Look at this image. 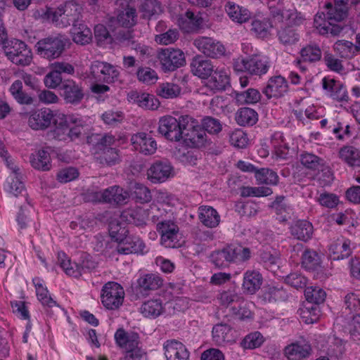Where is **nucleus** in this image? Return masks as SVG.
<instances>
[{"label":"nucleus","instance_id":"f257e3e1","mask_svg":"<svg viewBox=\"0 0 360 360\" xmlns=\"http://www.w3.org/2000/svg\"><path fill=\"white\" fill-rule=\"evenodd\" d=\"M335 6L331 3L325 5L326 12H318L314 19V27L321 35L330 34L338 36L343 30L339 24L347 16V5L349 0H334Z\"/></svg>","mask_w":360,"mask_h":360},{"label":"nucleus","instance_id":"f03ea898","mask_svg":"<svg viewBox=\"0 0 360 360\" xmlns=\"http://www.w3.org/2000/svg\"><path fill=\"white\" fill-rule=\"evenodd\" d=\"M83 8L75 0L65 1L56 8H47L40 14L44 20H46L56 27L64 28L77 25L83 20Z\"/></svg>","mask_w":360,"mask_h":360},{"label":"nucleus","instance_id":"7ed1b4c3","mask_svg":"<svg viewBox=\"0 0 360 360\" xmlns=\"http://www.w3.org/2000/svg\"><path fill=\"white\" fill-rule=\"evenodd\" d=\"M188 115H181L176 118L172 115H165L160 118L158 132L167 140L179 142L182 139L183 131L185 128Z\"/></svg>","mask_w":360,"mask_h":360},{"label":"nucleus","instance_id":"20e7f679","mask_svg":"<svg viewBox=\"0 0 360 360\" xmlns=\"http://www.w3.org/2000/svg\"><path fill=\"white\" fill-rule=\"evenodd\" d=\"M68 42V39L65 35L57 34L39 40L35 46L41 57L51 60L62 55Z\"/></svg>","mask_w":360,"mask_h":360},{"label":"nucleus","instance_id":"39448f33","mask_svg":"<svg viewBox=\"0 0 360 360\" xmlns=\"http://www.w3.org/2000/svg\"><path fill=\"white\" fill-rule=\"evenodd\" d=\"M186 123L182 134L181 141L184 143L192 148L205 147L208 140L207 136L198 120L188 115Z\"/></svg>","mask_w":360,"mask_h":360},{"label":"nucleus","instance_id":"423d86ee","mask_svg":"<svg viewBox=\"0 0 360 360\" xmlns=\"http://www.w3.org/2000/svg\"><path fill=\"white\" fill-rule=\"evenodd\" d=\"M120 71L117 67L107 62L96 60L89 68V78L94 82L114 83L118 79Z\"/></svg>","mask_w":360,"mask_h":360},{"label":"nucleus","instance_id":"0eeeda50","mask_svg":"<svg viewBox=\"0 0 360 360\" xmlns=\"http://www.w3.org/2000/svg\"><path fill=\"white\" fill-rule=\"evenodd\" d=\"M271 63L266 56L255 55L246 59L237 60L234 63V69L238 72H248L251 75L262 76L265 75Z\"/></svg>","mask_w":360,"mask_h":360},{"label":"nucleus","instance_id":"6e6552de","mask_svg":"<svg viewBox=\"0 0 360 360\" xmlns=\"http://www.w3.org/2000/svg\"><path fill=\"white\" fill-rule=\"evenodd\" d=\"M122 286L116 282H108L101 290V302L108 309L115 310L122 305L124 299Z\"/></svg>","mask_w":360,"mask_h":360},{"label":"nucleus","instance_id":"1a4fd4ad","mask_svg":"<svg viewBox=\"0 0 360 360\" xmlns=\"http://www.w3.org/2000/svg\"><path fill=\"white\" fill-rule=\"evenodd\" d=\"M4 52L12 63L19 65H28L32 61V54L27 44L20 40H11L4 46Z\"/></svg>","mask_w":360,"mask_h":360},{"label":"nucleus","instance_id":"9d476101","mask_svg":"<svg viewBox=\"0 0 360 360\" xmlns=\"http://www.w3.org/2000/svg\"><path fill=\"white\" fill-rule=\"evenodd\" d=\"M161 68L164 72H173L186 64L184 53L180 49H164L158 53Z\"/></svg>","mask_w":360,"mask_h":360},{"label":"nucleus","instance_id":"9b49d317","mask_svg":"<svg viewBox=\"0 0 360 360\" xmlns=\"http://www.w3.org/2000/svg\"><path fill=\"white\" fill-rule=\"evenodd\" d=\"M60 90L61 97L68 104L77 105L84 97L83 86L73 79L64 80Z\"/></svg>","mask_w":360,"mask_h":360},{"label":"nucleus","instance_id":"f8f14e48","mask_svg":"<svg viewBox=\"0 0 360 360\" xmlns=\"http://www.w3.org/2000/svg\"><path fill=\"white\" fill-rule=\"evenodd\" d=\"M163 285V279L156 274H146L141 276L136 281L135 290L136 295L146 297L160 288Z\"/></svg>","mask_w":360,"mask_h":360},{"label":"nucleus","instance_id":"ddd939ff","mask_svg":"<svg viewBox=\"0 0 360 360\" xmlns=\"http://www.w3.org/2000/svg\"><path fill=\"white\" fill-rule=\"evenodd\" d=\"M193 45L199 51L213 58H219L225 53L224 45L211 37H199L193 41Z\"/></svg>","mask_w":360,"mask_h":360},{"label":"nucleus","instance_id":"4468645a","mask_svg":"<svg viewBox=\"0 0 360 360\" xmlns=\"http://www.w3.org/2000/svg\"><path fill=\"white\" fill-rule=\"evenodd\" d=\"M147 175L152 183H162L174 176V168L168 160H158L150 167Z\"/></svg>","mask_w":360,"mask_h":360},{"label":"nucleus","instance_id":"2eb2a0df","mask_svg":"<svg viewBox=\"0 0 360 360\" xmlns=\"http://www.w3.org/2000/svg\"><path fill=\"white\" fill-rule=\"evenodd\" d=\"M157 230L161 235V243L166 248H176L178 245L179 229L171 220H165L157 224Z\"/></svg>","mask_w":360,"mask_h":360},{"label":"nucleus","instance_id":"dca6fc26","mask_svg":"<svg viewBox=\"0 0 360 360\" xmlns=\"http://www.w3.org/2000/svg\"><path fill=\"white\" fill-rule=\"evenodd\" d=\"M53 117L54 113L51 109H37L30 112L28 125L34 130H44L50 127Z\"/></svg>","mask_w":360,"mask_h":360},{"label":"nucleus","instance_id":"f3484780","mask_svg":"<svg viewBox=\"0 0 360 360\" xmlns=\"http://www.w3.org/2000/svg\"><path fill=\"white\" fill-rule=\"evenodd\" d=\"M130 141L134 149L143 155H153L157 150L155 140L150 135L145 132H139L133 134Z\"/></svg>","mask_w":360,"mask_h":360},{"label":"nucleus","instance_id":"a211bd4d","mask_svg":"<svg viewBox=\"0 0 360 360\" xmlns=\"http://www.w3.org/2000/svg\"><path fill=\"white\" fill-rule=\"evenodd\" d=\"M288 91V84L285 77L278 75L269 79L266 86L263 89L262 93L267 97L281 98Z\"/></svg>","mask_w":360,"mask_h":360},{"label":"nucleus","instance_id":"6ab92c4d","mask_svg":"<svg viewBox=\"0 0 360 360\" xmlns=\"http://www.w3.org/2000/svg\"><path fill=\"white\" fill-rule=\"evenodd\" d=\"M322 87L330 97L337 101H347L349 99L346 87L338 80L325 77L322 79Z\"/></svg>","mask_w":360,"mask_h":360},{"label":"nucleus","instance_id":"aec40b11","mask_svg":"<svg viewBox=\"0 0 360 360\" xmlns=\"http://www.w3.org/2000/svg\"><path fill=\"white\" fill-rule=\"evenodd\" d=\"M163 349L167 360H188L189 352L186 346L179 340L172 339L163 344Z\"/></svg>","mask_w":360,"mask_h":360},{"label":"nucleus","instance_id":"412c9836","mask_svg":"<svg viewBox=\"0 0 360 360\" xmlns=\"http://www.w3.org/2000/svg\"><path fill=\"white\" fill-rule=\"evenodd\" d=\"M5 190L12 196L19 198L22 201L29 204L28 195L25 185L20 179V173L14 169V174L10 175L5 184Z\"/></svg>","mask_w":360,"mask_h":360},{"label":"nucleus","instance_id":"4be33fe9","mask_svg":"<svg viewBox=\"0 0 360 360\" xmlns=\"http://www.w3.org/2000/svg\"><path fill=\"white\" fill-rule=\"evenodd\" d=\"M120 254L129 255L132 253L144 254L148 252L144 242L136 236H127L117 247Z\"/></svg>","mask_w":360,"mask_h":360},{"label":"nucleus","instance_id":"5701e85b","mask_svg":"<svg viewBox=\"0 0 360 360\" xmlns=\"http://www.w3.org/2000/svg\"><path fill=\"white\" fill-rule=\"evenodd\" d=\"M101 197L105 202L113 205H121L127 203L129 194L122 187L113 186L105 189Z\"/></svg>","mask_w":360,"mask_h":360},{"label":"nucleus","instance_id":"b1692460","mask_svg":"<svg viewBox=\"0 0 360 360\" xmlns=\"http://www.w3.org/2000/svg\"><path fill=\"white\" fill-rule=\"evenodd\" d=\"M207 86L216 91H224L230 84L227 71L224 68H217L207 78Z\"/></svg>","mask_w":360,"mask_h":360},{"label":"nucleus","instance_id":"393cba45","mask_svg":"<svg viewBox=\"0 0 360 360\" xmlns=\"http://www.w3.org/2000/svg\"><path fill=\"white\" fill-rule=\"evenodd\" d=\"M284 353L288 360H302L309 356L311 347L308 342H297L286 346Z\"/></svg>","mask_w":360,"mask_h":360},{"label":"nucleus","instance_id":"a878e982","mask_svg":"<svg viewBox=\"0 0 360 360\" xmlns=\"http://www.w3.org/2000/svg\"><path fill=\"white\" fill-rule=\"evenodd\" d=\"M212 340L218 346H224L234 341L232 328L227 323L215 324L212 330Z\"/></svg>","mask_w":360,"mask_h":360},{"label":"nucleus","instance_id":"bb28decb","mask_svg":"<svg viewBox=\"0 0 360 360\" xmlns=\"http://www.w3.org/2000/svg\"><path fill=\"white\" fill-rule=\"evenodd\" d=\"M115 339L117 344L124 348L126 352L141 349L139 347V337L136 333H127L124 329L120 328L115 333Z\"/></svg>","mask_w":360,"mask_h":360},{"label":"nucleus","instance_id":"cd10ccee","mask_svg":"<svg viewBox=\"0 0 360 360\" xmlns=\"http://www.w3.org/2000/svg\"><path fill=\"white\" fill-rule=\"evenodd\" d=\"M290 231L295 238L306 242L311 238L314 228L307 220H297L290 226Z\"/></svg>","mask_w":360,"mask_h":360},{"label":"nucleus","instance_id":"c85d7f7f","mask_svg":"<svg viewBox=\"0 0 360 360\" xmlns=\"http://www.w3.org/2000/svg\"><path fill=\"white\" fill-rule=\"evenodd\" d=\"M262 280L259 271L248 270L243 275L242 288L245 292L253 295L261 288Z\"/></svg>","mask_w":360,"mask_h":360},{"label":"nucleus","instance_id":"c756f323","mask_svg":"<svg viewBox=\"0 0 360 360\" xmlns=\"http://www.w3.org/2000/svg\"><path fill=\"white\" fill-rule=\"evenodd\" d=\"M198 214L200 221L207 228H215L219 224L220 216L217 211L211 206H200Z\"/></svg>","mask_w":360,"mask_h":360},{"label":"nucleus","instance_id":"7c9ffc66","mask_svg":"<svg viewBox=\"0 0 360 360\" xmlns=\"http://www.w3.org/2000/svg\"><path fill=\"white\" fill-rule=\"evenodd\" d=\"M213 68L210 60L203 59L200 56L194 57L191 63V72L201 79H207L213 72Z\"/></svg>","mask_w":360,"mask_h":360},{"label":"nucleus","instance_id":"2f4dec72","mask_svg":"<svg viewBox=\"0 0 360 360\" xmlns=\"http://www.w3.org/2000/svg\"><path fill=\"white\" fill-rule=\"evenodd\" d=\"M149 216L148 210L140 207H136L129 209L122 212V217L129 224H133L138 226L146 224Z\"/></svg>","mask_w":360,"mask_h":360},{"label":"nucleus","instance_id":"473e14b6","mask_svg":"<svg viewBox=\"0 0 360 360\" xmlns=\"http://www.w3.org/2000/svg\"><path fill=\"white\" fill-rule=\"evenodd\" d=\"M165 311L163 304L160 299H150L144 302L140 308L141 314L146 318L156 319Z\"/></svg>","mask_w":360,"mask_h":360},{"label":"nucleus","instance_id":"72a5a7b5","mask_svg":"<svg viewBox=\"0 0 360 360\" xmlns=\"http://www.w3.org/2000/svg\"><path fill=\"white\" fill-rule=\"evenodd\" d=\"M71 34L73 41L80 45L88 44L92 39L91 31L84 23V20L77 25H74L71 29Z\"/></svg>","mask_w":360,"mask_h":360},{"label":"nucleus","instance_id":"f704fd0d","mask_svg":"<svg viewBox=\"0 0 360 360\" xmlns=\"http://www.w3.org/2000/svg\"><path fill=\"white\" fill-rule=\"evenodd\" d=\"M339 158L351 167H360V150L352 146L342 147L339 150Z\"/></svg>","mask_w":360,"mask_h":360},{"label":"nucleus","instance_id":"c9c22d12","mask_svg":"<svg viewBox=\"0 0 360 360\" xmlns=\"http://www.w3.org/2000/svg\"><path fill=\"white\" fill-rule=\"evenodd\" d=\"M31 165L36 169L48 171L51 169V157L48 151L39 150L30 157Z\"/></svg>","mask_w":360,"mask_h":360},{"label":"nucleus","instance_id":"e433bc0d","mask_svg":"<svg viewBox=\"0 0 360 360\" xmlns=\"http://www.w3.org/2000/svg\"><path fill=\"white\" fill-rule=\"evenodd\" d=\"M54 124L55 129L53 130L54 138L58 140H63L64 134H59L61 130L68 131L71 123L76 122L75 118L72 117H67L62 113L54 114V117L52 120Z\"/></svg>","mask_w":360,"mask_h":360},{"label":"nucleus","instance_id":"4c0bfd02","mask_svg":"<svg viewBox=\"0 0 360 360\" xmlns=\"http://www.w3.org/2000/svg\"><path fill=\"white\" fill-rule=\"evenodd\" d=\"M261 97L260 92L254 88L235 92V99L238 105L255 104L261 100Z\"/></svg>","mask_w":360,"mask_h":360},{"label":"nucleus","instance_id":"58836bf2","mask_svg":"<svg viewBox=\"0 0 360 360\" xmlns=\"http://www.w3.org/2000/svg\"><path fill=\"white\" fill-rule=\"evenodd\" d=\"M260 262L265 269L276 274L280 268V255L276 252L263 251L260 254Z\"/></svg>","mask_w":360,"mask_h":360},{"label":"nucleus","instance_id":"ea45409f","mask_svg":"<svg viewBox=\"0 0 360 360\" xmlns=\"http://www.w3.org/2000/svg\"><path fill=\"white\" fill-rule=\"evenodd\" d=\"M345 305L352 315L353 322L359 323L360 296L355 292H349L345 297Z\"/></svg>","mask_w":360,"mask_h":360},{"label":"nucleus","instance_id":"a19ab883","mask_svg":"<svg viewBox=\"0 0 360 360\" xmlns=\"http://www.w3.org/2000/svg\"><path fill=\"white\" fill-rule=\"evenodd\" d=\"M236 120L240 126H252L258 120L257 112L250 108H241L236 114Z\"/></svg>","mask_w":360,"mask_h":360},{"label":"nucleus","instance_id":"79ce46f5","mask_svg":"<svg viewBox=\"0 0 360 360\" xmlns=\"http://www.w3.org/2000/svg\"><path fill=\"white\" fill-rule=\"evenodd\" d=\"M129 98L137 103L139 106L146 109L155 110L158 107V103H155L157 100L155 99L153 96L148 94L132 91L129 94Z\"/></svg>","mask_w":360,"mask_h":360},{"label":"nucleus","instance_id":"37998d69","mask_svg":"<svg viewBox=\"0 0 360 360\" xmlns=\"http://www.w3.org/2000/svg\"><path fill=\"white\" fill-rule=\"evenodd\" d=\"M225 10L233 21L239 23L247 21L250 18V12L248 9L240 7L232 2L226 3Z\"/></svg>","mask_w":360,"mask_h":360},{"label":"nucleus","instance_id":"c03bdc74","mask_svg":"<svg viewBox=\"0 0 360 360\" xmlns=\"http://www.w3.org/2000/svg\"><path fill=\"white\" fill-rule=\"evenodd\" d=\"M272 27L273 25L271 20L269 18H264L262 19H254L251 22L250 30L257 37L265 38L270 34Z\"/></svg>","mask_w":360,"mask_h":360},{"label":"nucleus","instance_id":"a18cd8bd","mask_svg":"<svg viewBox=\"0 0 360 360\" xmlns=\"http://www.w3.org/2000/svg\"><path fill=\"white\" fill-rule=\"evenodd\" d=\"M350 241L348 240H338L330 247V251L334 260L343 259L352 254Z\"/></svg>","mask_w":360,"mask_h":360},{"label":"nucleus","instance_id":"49530a36","mask_svg":"<svg viewBox=\"0 0 360 360\" xmlns=\"http://www.w3.org/2000/svg\"><path fill=\"white\" fill-rule=\"evenodd\" d=\"M271 207L280 221H286L290 218L291 209L285 202L283 196H278L272 202Z\"/></svg>","mask_w":360,"mask_h":360},{"label":"nucleus","instance_id":"de8ad7c7","mask_svg":"<svg viewBox=\"0 0 360 360\" xmlns=\"http://www.w3.org/2000/svg\"><path fill=\"white\" fill-rule=\"evenodd\" d=\"M9 91L18 103L25 105H30L33 103V98L22 91V82L21 80L13 82Z\"/></svg>","mask_w":360,"mask_h":360},{"label":"nucleus","instance_id":"09e8293b","mask_svg":"<svg viewBox=\"0 0 360 360\" xmlns=\"http://www.w3.org/2000/svg\"><path fill=\"white\" fill-rule=\"evenodd\" d=\"M115 137L110 134H105L103 135L92 134L87 138V143L89 144H94L96 147L100 150H103L106 148H111L115 142Z\"/></svg>","mask_w":360,"mask_h":360},{"label":"nucleus","instance_id":"8fccbe9b","mask_svg":"<svg viewBox=\"0 0 360 360\" xmlns=\"http://www.w3.org/2000/svg\"><path fill=\"white\" fill-rule=\"evenodd\" d=\"M221 305L228 307L233 302H243V297L238 292L236 287H231L219 292L217 297Z\"/></svg>","mask_w":360,"mask_h":360},{"label":"nucleus","instance_id":"3c124183","mask_svg":"<svg viewBox=\"0 0 360 360\" xmlns=\"http://www.w3.org/2000/svg\"><path fill=\"white\" fill-rule=\"evenodd\" d=\"M76 122L71 123L69 131V139L71 141L81 139L83 138H88L89 136V126L84 124L81 120L75 119Z\"/></svg>","mask_w":360,"mask_h":360},{"label":"nucleus","instance_id":"603ef678","mask_svg":"<svg viewBox=\"0 0 360 360\" xmlns=\"http://www.w3.org/2000/svg\"><path fill=\"white\" fill-rule=\"evenodd\" d=\"M302 60L308 63H316L321 59L322 51L316 44H309L300 51Z\"/></svg>","mask_w":360,"mask_h":360},{"label":"nucleus","instance_id":"864d4df0","mask_svg":"<svg viewBox=\"0 0 360 360\" xmlns=\"http://www.w3.org/2000/svg\"><path fill=\"white\" fill-rule=\"evenodd\" d=\"M321 264L318 253L311 249H306L302 255V266L307 270H315Z\"/></svg>","mask_w":360,"mask_h":360},{"label":"nucleus","instance_id":"5fc2aeb1","mask_svg":"<svg viewBox=\"0 0 360 360\" xmlns=\"http://www.w3.org/2000/svg\"><path fill=\"white\" fill-rule=\"evenodd\" d=\"M333 49L344 58H352L356 54L354 44L347 40H338L333 45Z\"/></svg>","mask_w":360,"mask_h":360},{"label":"nucleus","instance_id":"6e6d98bb","mask_svg":"<svg viewBox=\"0 0 360 360\" xmlns=\"http://www.w3.org/2000/svg\"><path fill=\"white\" fill-rule=\"evenodd\" d=\"M181 87L174 83H162L156 89L158 96L163 98H174L181 94Z\"/></svg>","mask_w":360,"mask_h":360},{"label":"nucleus","instance_id":"4d7b16f0","mask_svg":"<svg viewBox=\"0 0 360 360\" xmlns=\"http://www.w3.org/2000/svg\"><path fill=\"white\" fill-rule=\"evenodd\" d=\"M255 176L259 184L276 185L278 181L277 174L268 168L257 169Z\"/></svg>","mask_w":360,"mask_h":360},{"label":"nucleus","instance_id":"13d9d810","mask_svg":"<svg viewBox=\"0 0 360 360\" xmlns=\"http://www.w3.org/2000/svg\"><path fill=\"white\" fill-rule=\"evenodd\" d=\"M141 11L143 18L150 20L162 13V6L157 0H146L141 5Z\"/></svg>","mask_w":360,"mask_h":360},{"label":"nucleus","instance_id":"bf43d9fd","mask_svg":"<svg viewBox=\"0 0 360 360\" xmlns=\"http://www.w3.org/2000/svg\"><path fill=\"white\" fill-rule=\"evenodd\" d=\"M304 295L309 302L319 305L325 301L326 293L320 287L310 286L305 289Z\"/></svg>","mask_w":360,"mask_h":360},{"label":"nucleus","instance_id":"052dcab7","mask_svg":"<svg viewBox=\"0 0 360 360\" xmlns=\"http://www.w3.org/2000/svg\"><path fill=\"white\" fill-rule=\"evenodd\" d=\"M33 283L36 288V292L38 300L44 306L48 307H53L56 305V301H54L51 296L49 295V291L46 288H44L41 283H40L38 278L33 279Z\"/></svg>","mask_w":360,"mask_h":360},{"label":"nucleus","instance_id":"680f3d73","mask_svg":"<svg viewBox=\"0 0 360 360\" xmlns=\"http://www.w3.org/2000/svg\"><path fill=\"white\" fill-rule=\"evenodd\" d=\"M278 37L283 45H292L299 41L300 35L291 27H285L278 32Z\"/></svg>","mask_w":360,"mask_h":360},{"label":"nucleus","instance_id":"e2e57ef3","mask_svg":"<svg viewBox=\"0 0 360 360\" xmlns=\"http://www.w3.org/2000/svg\"><path fill=\"white\" fill-rule=\"evenodd\" d=\"M240 195L244 198L248 197H264L269 196L272 194L271 188L269 187H251V186H242L240 188Z\"/></svg>","mask_w":360,"mask_h":360},{"label":"nucleus","instance_id":"0e129e2a","mask_svg":"<svg viewBox=\"0 0 360 360\" xmlns=\"http://www.w3.org/2000/svg\"><path fill=\"white\" fill-rule=\"evenodd\" d=\"M136 11L128 6L117 15L118 22L123 27H130L136 22Z\"/></svg>","mask_w":360,"mask_h":360},{"label":"nucleus","instance_id":"69168bd1","mask_svg":"<svg viewBox=\"0 0 360 360\" xmlns=\"http://www.w3.org/2000/svg\"><path fill=\"white\" fill-rule=\"evenodd\" d=\"M101 151L102 153L99 158L101 163L112 166L120 162V151L117 149L106 148V149Z\"/></svg>","mask_w":360,"mask_h":360},{"label":"nucleus","instance_id":"338daca9","mask_svg":"<svg viewBox=\"0 0 360 360\" xmlns=\"http://www.w3.org/2000/svg\"><path fill=\"white\" fill-rule=\"evenodd\" d=\"M264 342V337L259 332H254L247 335L241 342L244 349H252L259 347Z\"/></svg>","mask_w":360,"mask_h":360},{"label":"nucleus","instance_id":"774afa93","mask_svg":"<svg viewBox=\"0 0 360 360\" xmlns=\"http://www.w3.org/2000/svg\"><path fill=\"white\" fill-rule=\"evenodd\" d=\"M201 127L205 131L211 134H217L222 129V125L220 121L210 116L205 117L201 122Z\"/></svg>","mask_w":360,"mask_h":360}]
</instances>
